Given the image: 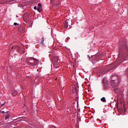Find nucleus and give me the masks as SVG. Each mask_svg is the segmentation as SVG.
I'll list each match as a JSON object with an SVG mask.
<instances>
[{
  "mask_svg": "<svg viewBox=\"0 0 128 128\" xmlns=\"http://www.w3.org/2000/svg\"><path fill=\"white\" fill-rule=\"evenodd\" d=\"M93 59L95 62H98L100 60V56L98 55H96L93 57Z\"/></svg>",
  "mask_w": 128,
  "mask_h": 128,
  "instance_id": "1a4fd4ad",
  "label": "nucleus"
},
{
  "mask_svg": "<svg viewBox=\"0 0 128 128\" xmlns=\"http://www.w3.org/2000/svg\"><path fill=\"white\" fill-rule=\"evenodd\" d=\"M37 10H38L39 12H42V8L38 7V8H37Z\"/></svg>",
  "mask_w": 128,
  "mask_h": 128,
  "instance_id": "4468645a",
  "label": "nucleus"
},
{
  "mask_svg": "<svg viewBox=\"0 0 128 128\" xmlns=\"http://www.w3.org/2000/svg\"><path fill=\"white\" fill-rule=\"evenodd\" d=\"M77 106H78V101L77 102Z\"/></svg>",
  "mask_w": 128,
  "mask_h": 128,
  "instance_id": "393cba45",
  "label": "nucleus"
},
{
  "mask_svg": "<svg viewBox=\"0 0 128 128\" xmlns=\"http://www.w3.org/2000/svg\"><path fill=\"white\" fill-rule=\"evenodd\" d=\"M51 128H56V126H52Z\"/></svg>",
  "mask_w": 128,
  "mask_h": 128,
  "instance_id": "a878e982",
  "label": "nucleus"
},
{
  "mask_svg": "<svg viewBox=\"0 0 128 128\" xmlns=\"http://www.w3.org/2000/svg\"><path fill=\"white\" fill-rule=\"evenodd\" d=\"M0 104H1V108H2V106H4V104H6V103L5 102H4L3 104L1 103Z\"/></svg>",
  "mask_w": 128,
  "mask_h": 128,
  "instance_id": "412c9836",
  "label": "nucleus"
},
{
  "mask_svg": "<svg viewBox=\"0 0 128 128\" xmlns=\"http://www.w3.org/2000/svg\"><path fill=\"white\" fill-rule=\"evenodd\" d=\"M34 10H38V8H36V6H34Z\"/></svg>",
  "mask_w": 128,
  "mask_h": 128,
  "instance_id": "b1692460",
  "label": "nucleus"
},
{
  "mask_svg": "<svg viewBox=\"0 0 128 128\" xmlns=\"http://www.w3.org/2000/svg\"><path fill=\"white\" fill-rule=\"evenodd\" d=\"M8 2H11V4H14L16 2V0H10V1H6L4 0H0V4H8Z\"/></svg>",
  "mask_w": 128,
  "mask_h": 128,
  "instance_id": "39448f33",
  "label": "nucleus"
},
{
  "mask_svg": "<svg viewBox=\"0 0 128 128\" xmlns=\"http://www.w3.org/2000/svg\"><path fill=\"white\" fill-rule=\"evenodd\" d=\"M26 78H30V76H26Z\"/></svg>",
  "mask_w": 128,
  "mask_h": 128,
  "instance_id": "bb28decb",
  "label": "nucleus"
},
{
  "mask_svg": "<svg viewBox=\"0 0 128 128\" xmlns=\"http://www.w3.org/2000/svg\"><path fill=\"white\" fill-rule=\"evenodd\" d=\"M53 65L55 68H60V64H58V63H54Z\"/></svg>",
  "mask_w": 128,
  "mask_h": 128,
  "instance_id": "f8f14e48",
  "label": "nucleus"
},
{
  "mask_svg": "<svg viewBox=\"0 0 128 128\" xmlns=\"http://www.w3.org/2000/svg\"><path fill=\"white\" fill-rule=\"evenodd\" d=\"M100 100L103 102H106V98L104 97L101 98Z\"/></svg>",
  "mask_w": 128,
  "mask_h": 128,
  "instance_id": "ddd939ff",
  "label": "nucleus"
},
{
  "mask_svg": "<svg viewBox=\"0 0 128 128\" xmlns=\"http://www.w3.org/2000/svg\"><path fill=\"white\" fill-rule=\"evenodd\" d=\"M0 112H2V114H6V112H4V111H2ZM6 112V114H8V112Z\"/></svg>",
  "mask_w": 128,
  "mask_h": 128,
  "instance_id": "aec40b11",
  "label": "nucleus"
},
{
  "mask_svg": "<svg viewBox=\"0 0 128 128\" xmlns=\"http://www.w3.org/2000/svg\"><path fill=\"white\" fill-rule=\"evenodd\" d=\"M128 49V46H120L119 47V54H124V48Z\"/></svg>",
  "mask_w": 128,
  "mask_h": 128,
  "instance_id": "0eeeda50",
  "label": "nucleus"
},
{
  "mask_svg": "<svg viewBox=\"0 0 128 128\" xmlns=\"http://www.w3.org/2000/svg\"><path fill=\"white\" fill-rule=\"evenodd\" d=\"M14 26H18V24L16 22H14Z\"/></svg>",
  "mask_w": 128,
  "mask_h": 128,
  "instance_id": "5701e85b",
  "label": "nucleus"
},
{
  "mask_svg": "<svg viewBox=\"0 0 128 128\" xmlns=\"http://www.w3.org/2000/svg\"><path fill=\"white\" fill-rule=\"evenodd\" d=\"M50 4L52 6L58 8V6H60V1L58 0H50Z\"/></svg>",
  "mask_w": 128,
  "mask_h": 128,
  "instance_id": "7ed1b4c3",
  "label": "nucleus"
},
{
  "mask_svg": "<svg viewBox=\"0 0 128 128\" xmlns=\"http://www.w3.org/2000/svg\"><path fill=\"white\" fill-rule=\"evenodd\" d=\"M123 108L124 112H126V106H124V104Z\"/></svg>",
  "mask_w": 128,
  "mask_h": 128,
  "instance_id": "dca6fc26",
  "label": "nucleus"
},
{
  "mask_svg": "<svg viewBox=\"0 0 128 128\" xmlns=\"http://www.w3.org/2000/svg\"><path fill=\"white\" fill-rule=\"evenodd\" d=\"M42 4L40 3H39L38 4V8H42Z\"/></svg>",
  "mask_w": 128,
  "mask_h": 128,
  "instance_id": "a211bd4d",
  "label": "nucleus"
},
{
  "mask_svg": "<svg viewBox=\"0 0 128 128\" xmlns=\"http://www.w3.org/2000/svg\"><path fill=\"white\" fill-rule=\"evenodd\" d=\"M76 90V88H75Z\"/></svg>",
  "mask_w": 128,
  "mask_h": 128,
  "instance_id": "c756f323",
  "label": "nucleus"
},
{
  "mask_svg": "<svg viewBox=\"0 0 128 128\" xmlns=\"http://www.w3.org/2000/svg\"><path fill=\"white\" fill-rule=\"evenodd\" d=\"M22 50V48L20 47L18 49V52H20V50Z\"/></svg>",
  "mask_w": 128,
  "mask_h": 128,
  "instance_id": "4be33fe9",
  "label": "nucleus"
},
{
  "mask_svg": "<svg viewBox=\"0 0 128 128\" xmlns=\"http://www.w3.org/2000/svg\"><path fill=\"white\" fill-rule=\"evenodd\" d=\"M8 118H10V115H8V114L6 115L5 116V120H8Z\"/></svg>",
  "mask_w": 128,
  "mask_h": 128,
  "instance_id": "2eb2a0df",
  "label": "nucleus"
},
{
  "mask_svg": "<svg viewBox=\"0 0 128 128\" xmlns=\"http://www.w3.org/2000/svg\"><path fill=\"white\" fill-rule=\"evenodd\" d=\"M28 66H36L38 64V60L34 58H26Z\"/></svg>",
  "mask_w": 128,
  "mask_h": 128,
  "instance_id": "f03ea898",
  "label": "nucleus"
},
{
  "mask_svg": "<svg viewBox=\"0 0 128 128\" xmlns=\"http://www.w3.org/2000/svg\"><path fill=\"white\" fill-rule=\"evenodd\" d=\"M10 94L12 96H18V92H16V90H12Z\"/></svg>",
  "mask_w": 128,
  "mask_h": 128,
  "instance_id": "9d476101",
  "label": "nucleus"
},
{
  "mask_svg": "<svg viewBox=\"0 0 128 128\" xmlns=\"http://www.w3.org/2000/svg\"><path fill=\"white\" fill-rule=\"evenodd\" d=\"M18 30L20 32H24V30H26V28H24V27L22 26H20L18 28Z\"/></svg>",
  "mask_w": 128,
  "mask_h": 128,
  "instance_id": "6e6552de",
  "label": "nucleus"
},
{
  "mask_svg": "<svg viewBox=\"0 0 128 128\" xmlns=\"http://www.w3.org/2000/svg\"><path fill=\"white\" fill-rule=\"evenodd\" d=\"M2 121L0 120V126H4V124H2Z\"/></svg>",
  "mask_w": 128,
  "mask_h": 128,
  "instance_id": "6ab92c4d",
  "label": "nucleus"
},
{
  "mask_svg": "<svg viewBox=\"0 0 128 128\" xmlns=\"http://www.w3.org/2000/svg\"><path fill=\"white\" fill-rule=\"evenodd\" d=\"M110 84L112 88H114L116 86H118V84L120 83V78H118V76H114L112 74L110 77Z\"/></svg>",
  "mask_w": 128,
  "mask_h": 128,
  "instance_id": "f257e3e1",
  "label": "nucleus"
},
{
  "mask_svg": "<svg viewBox=\"0 0 128 128\" xmlns=\"http://www.w3.org/2000/svg\"><path fill=\"white\" fill-rule=\"evenodd\" d=\"M16 16H17V18L18 17V16H16Z\"/></svg>",
  "mask_w": 128,
  "mask_h": 128,
  "instance_id": "c85d7f7f",
  "label": "nucleus"
},
{
  "mask_svg": "<svg viewBox=\"0 0 128 128\" xmlns=\"http://www.w3.org/2000/svg\"><path fill=\"white\" fill-rule=\"evenodd\" d=\"M26 112V110H24V112Z\"/></svg>",
  "mask_w": 128,
  "mask_h": 128,
  "instance_id": "cd10ccee",
  "label": "nucleus"
},
{
  "mask_svg": "<svg viewBox=\"0 0 128 128\" xmlns=\"http://www.w3.org/2000/svg\"><path fill=\"white\" fill-rule=\"evenodd\" d=\"M103 82L104 84V87L105 88L106 90H108V88H110V84H108V80H106V78H103Z\"/></svg>",
  "mask_w": 128,
  "mask_h": 128,
  "instance_id": "20e7f679",
  "label": "nucleus"
},
{
  "mask_svg": "<svg viewBox=\"0 0 128 128\" xmlns=\"http://www.w3.org/2000/svg\"><path fill=\"white\" fill-rule=\"evenodd\" d=\"M64 26L66 28H68V20H65Z\"/></svg>",
  "mask_w": 128,
  "mask_h": 128,
  "instance_id": "9b49d317",
  "label": "nucleus"
},
{
  "mask_svg": "<svg viewBox=\"0 0 128 128\" xmlns=\"http://www.w3.org/2000/svg\"><path fill=\"white\" fill-rule=\"evenodd\" d=\"M58 60H60V57L58 56H55L52 58V64H56L58 62Z\"/></svg>",
  "mask_w": 128,
  "mask_h": 128,
  "instance_id": "423d86ee",
  "label": "nucleus"
},
{
  "mask_svg": "<svg viewBox=\"0 0 128 128\" xmlns=\"http://www.w3.org/2000/svg\"><path fill=\"white\" fill-rule=\"evenodd\" d=\"M44 38H42L41 39V42H42V44H44Z\"/></svg>",
  "mask_w": 128,
  "mask_h": 128,
  "instance_id": "f3484780",
  "label": "nucleus"
}]
</instances>
